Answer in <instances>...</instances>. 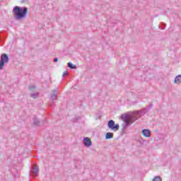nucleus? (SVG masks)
<instances>
[{
	"label": "nucleus",
	"mask_w": 181,
	"mask_h": 181,
	"mask_svg": "<svg viewBox=\"0 0 181 181\" xmlns=\"http://www.w3.org/2000/svg\"><path fill=\"white\" fill-rule=\"evenodd\" d=\"M120 118L121 120L124 122L122 124V132H124V131L127 129V127H129V125L134 124V122L138 119L136 116L129 115L127 113L121 115Z\"/></svg>",
	"instance_id": "1"
},
{
	"label": "nucleus",
	"mask_w": 181,
	"mask_h": 181,
	"mask_svg": "<svg viewBox=\"0 0 181 181\" xmlns=\"http://www.w3.org/2000/svg\"><path fill=\"white\" fill-rule=\"evenodd\" d=\"M13 12L14 13V18L16 21H21V19H25L26 18V15H28V8L27 7H20L16 6Z\"/></svg>",
	"instance_id": "2"
},
{
	"label": "nucleus",
	"mask_w": 181,
	"mask_h": 181,
	"mask_svg": "<svg viewBox=\"0 0 181 181\" xmlns=\"http://www.w3.org/2000/svg\"><path fill=\"white\" fill-rule=\"evenodd\" d=\"M107 127L109 129H111L114 132H117L119 129V124H115V122L112 119H110L107 122Z\"/></svg>",
	"instance_id": "3"
},
{
	"label": "nucleus",
	"mask_w": 181,
	"mask_h": 181,
	"mask_svg": "<svg viewBox=\"0 0 181 181\" xmlns=\"http://www.w3.org/2000/svg\"><path fill=\"white\" fill-rule=\"evenodd\" d=\"M153 107V105L151 103L147 107L144 108L141 110H137L134 112L135 115H139V117H142V115H145L147 112H149V110Z\"/></svg>",
	"instance_id": "4"
},
{
	"label": "nucleus",
	"mask_w": 181,
	"mask_h": 181,
	"mask_svg": "<svg viewBox=\"0 0 181 181\" xmlns=\"http://www.w3.org/2000/svg\"><path fill=\"white\" fill-rule=\"evenodd\" d=\"M31 175L33 177H36V176L39 175V167H37V165H33L31 168Z\"/></svg>",
	"instance_id": "5"
},
{
	"label": "nucleus",
	"mask_w": 181,
	"mask_h": 181,
	"mask_svg": "<svg viewBox=\"0 0 181 181\" xmlns=\"http://www.w3.org/2000/svg\"><path fill=\"white\" fill-rule=\"evenodd\" d=\"M83 145L86 148H90V146L93 145V143L91 142V139H90V138L88 137L83 138Z\"/></svg>",
	"instance_id": "6"
},
{
	"label": "nucleus",
	"mask_w": 181,
	"mask_h": 181,
	"mask_svg": "<svg viewBox=\"0 0 181 181\" xmlns=\"http://www.w3.org/2000/svg\"><path fill=\"white\" fill-rule=\"evenodd\" d=\"M1 61L4 63H9V56L7 54H2L1 55Z\"/></svg>",
	"instance_id": "7"
},
{
	"label": "nucleus",
	"mask_w": 181,
	"mask_h": 181,
	"mask_svg": "<svg viewBox=\"0 0 181 181\" xmlns=\"http://www.w3.org/2000/svg\"><path fill=\"white\" fill-rule=\"evenodd\" d=\"M59 95V91L57 90H54L51 93V100H57V95Z\"/></svg>",
	"instance_id": "8"
},
{
	"label": "nucleus",
	"mask_w": 181,
	"mask_h": 181,
	"mask_svg": "<svg viewBox=\"0 0 181 181\" xmlns=\"http://www.w3.org/2000/svg\"><path fill=\"white\" fill-rule=\"evenodd\" d=\"M141 134L142 135H144V136H145L146 138H149V136H151V131H149V129H144L141 131Z\"/></svg>",
	"instance_id": "9"
},
{
	"label": "nucleus",
	"mask_w": 181,
	"mask_h": 181,
	"mask_svg": "<svg viewBox=\"0 0 181 181\" xmlns=\"http://www.w3.org/2000/svg\"><path fill=\"white\" fill-rule=\"evenodd\" d=\"M174 83L175 84H180L181 83V75H178L175 77L174 80Z\"/></svg>",
	"instance_id": "10"
},
{
	"label": "nucleus",
	"mask_w": 181,
	"mask_h": 181,
	"mask_svg": "<svg viewBox=\"0 0 181 181\" xmlns=\"http://www.w3.org/2000/svg\"><path fill=\"white\" fill-rule=\"evenodd\" d=\"M39 124H40V121L38 120L37 117H35L33 118V125L35 127H39Z\"/></svg>",
	"instance_id": "11"
},
{
	"label": "nucleus",
	"mask_w": 181,
	"mask_h": 181,
	"mask_svg": "<svg viewBox=\"0 0 181 181\" xmlns=\"http://www.w3.org/2000/svg\"><path fill=\"white\" fill-rule=\"evenodd\" d=\"M114 138V134L111 132H107L105 135V139H112Z\"/></svg>",
	"instance_id": "12"
},
{
	"label": "nucleus",
	"mask_w": 181,
	"mask_h": 181,
	"mask_svg": "<svg viewBox=\"0 0 181 181\" xmlns=\"http://www.w3.org/2000/svg\"><path fill=\"white\" fill-rule=\"evenodd\" d=\"M68 67H69V69H77V66L73 64V63H71V62H69V63H68Z\"/></svg>",
	"instance_id": "13"
},
{
	"label": "nucleus",
	"mask_w": 181,
	"mask_h": 181,
	"mask_svg": "<svg viewBox=\"0 0 181 181\" xmlns=\"http://www.w3.org/2000/svg\"><path fill=\"white\" fill-rule=\"evenodd\" d=\"M30 97H32V98H35V99L39 97V92L31 93Z\"/></svg>",
	"instance_id": "14"
},
{
	"label": "nucleus",
	"mask_w": 181,
	"mask_h": 181,
	"mask_svg": "<svg viewBox=\"0 0 181 181\" xmlns=\"http://www.w3.org/2000/svg\"><path fill=\"white\" fill-rule=\"evenodd\" d=\"M5 64H6L3 61L0 60V70H3L4 67H5Z\"/></svg>",
	"instance_id": "15"
},
{
	"label": "nucleus",
	"mask_w": 181,
	"mask_h": 181,
	"mask_svg": "<svg viewBox=\"0 0 181 181\" xmlns=\"http://www.w3.org/2000/svg\"><path fill=\"white\" fill-rule=\"evenodd\" d=\"M153 181H162V178H160V176H156L153 179Z\"/></svg>",
	"instance_id": "16"
},
{
	"label": "nucleus",
	"mask_w": 181,
	"mask_h": 181,
	"mask_svg": "<svg viewBox=\"0 0 181 181\" xmlns=\"http://www.w3.org/2000/svg\"><path fill=\"white\" fill-rule=\"evenodd\" d=\"M66 76H69V72L67 71H65L63 73L62 77L64 78V77H66Z\"/></svg>",
	"instance_id": "17"
},
{
	"label": "nucleus",
	"mask_w": 181,
	"mask_h": 181,
	"mask_svg": "<svg viewBox=\"0 0 181 181\" xmlns=\"http://www.w3.org/2000/svg\"><path fill=\"white\" fill-rule=\"evenodd\" d=\"M166 28V23H161V29H165Z\"/></svg>",
	"instance_id": "18"
},
{
	"label": "nucleus",
	"mask_w": 181,
	"mask_h": 181,
	"mask_svg": "<svg viewBox=\"0 0 181 181\" xmlns=\"http://www.w3.org/2000/svg\"><path fill=\"white\" fill-rule=\"evenodd\" d=\"M139 142L141 144V145H143L144 141V139L142 138H139Z\"/></svg>",
	"instance_id": "19"
},
{
	"label": "nucleus",
	"mask_w": 181,
	"mask_h": 181,
	"mask_svg": "<svg viewBox=\"0 0 181 181\" xmlns=\"http://www.w3.org/2000/svg\"><path fill=\"white\" fill-rule=\"evenodd\" d=\"M35 88H36V86H32L29 87V90H35Z\"/></svg>",
	"instance_id": "20"
},
{
	"label": "nucleus",
	"mask_w": 181,
	"mask_h": 181,
	"mask_svg": "<svg viewBox=\"0 0 181 181\" xmlns=\"http://www.w3.org/2000/svg\"><path fill=\"white\" fill-rule=\"evenodd\" d=\"M54 63H57V62H59V58H54Z\"/></svg>",
	"instance_id": "21"
}]
</instances>
